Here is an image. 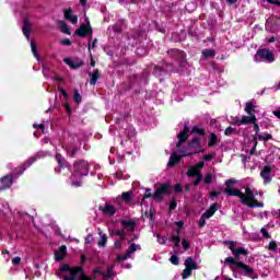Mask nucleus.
<instances>
[{"label":"nucleus","mask_w":280,"mask_h":280,"mask_svg":"<svg viewBox=\"0 0 280 280\" xmlns=\"http://www.w3.org/2000/svg\"><path fill=\"white\" fill-rule=\"evenodd\" d=\"M237 183L236 179L231 178L225 182V194L226 196H235L236 198L241 199L242 205H246L250 209L255 208H264V201H257L255 199V196L257 195V191H255V188H252L249 186H245V192H242L237 188H233V185Z\"/></svg>","instance_id":"obj_1"},{"label":"nucleus","mask_w":280,"mask_h":280,"mask_svg":"<svg viewBox=\"0 0 280 280\" xmlns=\"http://www.w3.org/2000/svg\"><path fill=\"white\" fill-rule=\"evenodd\" d=\"M57 277H62L63 280H91V278L84 275L82 267H74L71 269L69 265H63L59 271H57Z\"/></svg>","instance_id":"obj_2"},{"label":"nucleus","mask_w":280,"mask_h":280,"mask_svg":"<svg viewBox=\"0 0 280 280\" xmlns=\"http://www.w3.org/2000/svg\"><path fill=\"white\" fill-rule=\"evenodd\" d=\"M224 264H230L232 272H238L244 277H250V275H254L255 272V269H253V267L244 264L243 261L236 260L233 257L225 258Z\"/></svg>","instance_id":"obj_3"},{"label":"nucleus","mask_w":280,"mask_h":280,"mask_svg":"<svg viewBox=\"0 0 280 280\" xmlns=\"http://www.w3.org/2000/svg\"><path fill=\"white\" fill-rule=\"evenodd\" d=\"M73 176H89V162L84 160L77 161L73 165Z\"/></svg>","instance_id":"obj_4"},{"label":"nucleus","mask_w":280,"mask_h":280,"mask_svg":"<svg viewBox=\"0 0 280 280\" xmlns=\"http://www.w3.org/2000/svg\"><path fill=\"white\" fill-rule=\"evenodd\" d=\"M225 244H229L230 250L232 255H234L235 259H238L241 255H243L244 257H248V249L244 247H235V242L229 241L225 242Z\"/></svg>","instance_id":"obj_5"},{"label":"nucleus","mask_w":280,"mask_h":280,"mask_svg":"<svg viewBox=\"0 0 280 280\" xmlns=\"http://www.w3.org/2000/svg\"><path fill=\"white\" fill-rule=\"evenodd\" d=\"M257 58H260L266 62H275V54L268 48L258 49L256 52V61Z\"/></svg>","instance_id":"obj_6"},{"label":"nucleus","mask_w":280,"mask_h":280,"mask_svg":"<svg viewBox=\"0 0 280 280\" xmlns=\"http://www.w3.org/2000/svg\"><path fill=\"white\" fill-rule=\"evenodd\" d=\"M137 250H141V245H137V244L132 243L129 246V248L127 249L126 254L117 256V260L126 261V259H130L132 257V255H135V253H137Z\"/></svg>","instance_id":"obj_7"},{"label":"nucleus","mask_w":280,"mask_h":280,"mask_svg":"<svg viewBox=\"0 0 280 280\" xmlns=\"http://www.w3.org/2000/svg\"><path fill=\"white\" fill-rule=\"evenodd\" d=\"M167 194H170V185L163 184L156 188L152 198H154V200H163V196H167Z\"/></svg>","instance_id":"obj_8"},{"label":"nucleus","mask_w":280,"mask_h":280,"mask_svg":"<svg viewBox=\"0 0 280 280\" xmlns=\"http://www.w3.org/2000/svg\"><path fill=\"white\" fill-rule=\"evenodd\" d=\"M197 151H192V152H188V153H183L180 155H178V153L174 152L168 161V167H174L176 163H178V161H180V159H183V156H190V154H196Z\"/></svg>","instance_id":"obj_9"},{"label":"nucleus","mask_w":280,"mask_h":280,"mask_svg":"<svg viewBox=\"0 0 280 280\" xmlns=\"http://www.w3.org/2000/svg\"><path fill=\"white\" fill-rule=\"evenodd\" d=\"M260 176L264 179L265 185H268V183H272V167L270 166H264Z\"/></svg>","instance_id":"obj_10"},{"label":"nucleus","mask_w":280,"mask_h":280,"mask_svg":"<svg viewBox=\"0 0 280 280\" xmlns=\"http://www.w3.org/2000/svg\"><path fill=\"white\" fill-rule=\"evenodd\" d=\"M255 121H257V116L248 115V116H242L241 119H236L235 124L237 126H248V124H255Z\"/></svg>","instance_id":"obj_11"},{"label":"nucleus","mask_w":280,"mask_h":280,"mask_svg":"<svg viewBox=\"0 0 280 280\" xmlns=\"http://www.w3.org/2000/svg\"><path fill=\"white\" fill-rule=\"evenodd\" d=\"M14 180V176L7 175L0 179V191H3V189H10L12 187Z\"/></svg>","instance_id":"obj_12"},{"label":"nucleus","mask_w":280,"mask_h":280,"mask_svg":"<svg viewBox=\"0 0 280 280\" xmlns=\"http://www.w3.org/2000/svg\"><path fill=\"white\" fill-rule=\"evenodd\" d=\"M63 62L70 67V69H80L84 65V61L82 59L75 58V59H69L65 58Z\"/></svg>","instance_id":"obj_13"},{"label":"nucleus","mask_w":280,"mask_h":280,"mask_svg":"<svg viewBox=\"0 0 280 280\" xmlns=\"http://www.w3.org/2000/svg\"><path fill=\"white\" fill-rule=\"evenodd\" d=\"M77 36H80L81 38H84V36H86V34H93V30L89 26H86V24H81V26L75 31L74 33Z\"/></svg>","instance_id":"obj_14"},{"label":"nucleus","mask_w":280,"mask_h":280,"mask_svg":"<svg viewBox=\"0 0 280 280\" xmlns=\"http://www.w3.org/2000/svg\"><path fill=\"white\" fill-rule=\"evenodd\" d=\"M63 14H65L66 21H70V23H72V25L78 24V15H74V14H73V10H71V9H66V10L63 11Z\"/></svg>","instance_id":"obj_15"},{"label":"nucleus","mask_w":280,"mask_h":280,"mask_svg":"<svg viewBox=\"0 0 280 280\" xmlns=\"http://www.w3.org/2000/svg\"><path fill=\"white\" fill-rule=\"evenodd\" d=\"M102 213L108 215L109 218L117 213V208L110 203H105V206L101 209Z\"/></svg>","instance_id":"obj_16"},{"label":"nucleus","mask_w":280,"mask_h":280,"mask_svg":"<svg viewBox=\"0 0 280 280\" xmlns=\"http://www.w3.org/2000/svg\"><path fill=\"white\" fill-rule=\"evenodd\" d=\"M67 256V246L62 245L55 252L56 261H62Z\"/></svg>","instance_id":"obj_17"},{"label":"nucleus","mask_w":280,"mask_h":280,"mask_svg":"<svg viewBox=\"0 0 280 280\" xmlns=\"http://www.w3.org/2000/svg\"><path fill=\"white\" fill-rule=\"evenodd\" d=\"M218 209H220V206H218V203H213L212 206H210V208L202 214V217L206 220H209V218H213V215L215 214V211H218Z\"/></svg>","instance_id":"obj_18"},{"label":"nucleus","mask_w":280,"mask_h":280,"mask_svg":"<svg viewBox=\"0 0 280 280\" xmlns=\"http://www.w3.org/2000/svg\"><path fill=\"white\" fill-rule=\"evenodd\" d=\"M177 139L180 141V143H185V141H187V139H189V127L188 126H185L184 130L177 135Z\"/></svg>","instance_id":"obj_19"},{"label":"nucleus","mask_w":280,"mask_h":280,"mask_svg":"<svg viewBox=\"0 0 280 280\" xmlns=\"http://www.w3.org/2000/svg\"><path fill=\"white\" fill-rule=\"evenodd\" d=\"M22 32H23L24 36L30 38V33L32 32V24L30 23V19L24 20V23L22 26Z\"/></svg>","instance_id":"obj_20"},{"label":"nucleus","mask_w":280,"mask_h":280,"mask_svg":"<svg viewBox=\"0 0 280 280\" xmlns=\"http://www.w3.org/2000/svg\"><path fill=\"white\" fill-rule=\"evenodd\" d=\"M185 267L190 269V270H198V264L196 262V260H194V258L188 257L185 260Z\"/></svg>","instance_id":"obj_21"},{"label":"nucleus","mask_w":280,"mask_h":280,"mask_svg":"<svg viewBox=\"0 0 280 280\" xmlns=\"http://www.w3.org/2000/svg\"><path fill=\"white\" fill-rule=\"evenodd\" d=\"M255 141H270V139H272V135L268 133V132H262V133H257L254 136Z\"/></svg>","instance_id":"obj_22"},{"label":"nucleus","mask_w":280,"mask_h":280,"mask_svg":"<svg viewBox=\"0 0 280 280\" xmlns=\"http://www.w3.org/2000/svg\"><path fill=\"white\" fill-rule=\"evenodd\" d=\"M91 80H90V84H92V86H95L97 84V80H100V70L96 69L94 70L93 73H90Z\"/></svg>","instance_id":"obj_23"},{"label":"nucleus","mask_w":280,"mask_h":280,"mask_svg":"<svg viewBox=\"0 0 280 280\" xmlns=\"http://www.w3.org/2000/svg\"><path fill=\"white\" fill-rule=\"evenodd\" d=\"M255 108H257V106L250 102L245 104V113H247V115H255Z\"/></svg>","instance_id":"obj_24"},{"label":"nucleus","mask_w":280,"mask_h":280,"mask_svg":"<svg viewBox=\"0 0 280 280\" xmlns=\"http://www.w3.org/2000/svg\"><path fill=\"white\" fill-rule=\"evenodd\" d=\"M98 235L101 237V241L98 242V246L101 248H104V246H106V243L108 242V237L106 236V234H104V232H102V230H98Z\"/></svg>","instance_id":"obj_25"},{"label":"nucleus","mask_w":280,"mask_h":280,"mask_svg":"<svg viewBox=\"0 0 280 280\" xmlns=\"http://www.w3.org/2000/svg\"><path fill=\"white\" fill-rule=\"evenodd\" d=\"M121 224H122V226H124V229H126L127 231H135V221H126V220H124V221H121Z\"/></svg>","instance_id":"obj_26"},{"label":"nucleus","mask_w":280,"mask_h":280,"mask_svg":"<svg viewBox=\"0 0 280 280\" xmlns=\"http://www.w3.org/2000/svg\"><path fill=\"white\" fill-rule=\"evenodd\" d=\"M187 176L190 178H194V176H200V171L196 168V166H190L188 168V172L186 173Z\"/></svg>","instance_id":"obj_27"},{"label":"nucleus","mask_w":280,"mask_h":280,"mask_svg":"<svg viewBox=\"0 0 280 280\" xmlns=\"http://www.w3.org/2000/svg\"><path fill=\"white\" fill-rule=\"evenodd\" d=\"M203 58H215V50L213 49H203L202 50Z\"/></svg>","instance_id":"obj_28"},{"label":"nucleus","mask_w":280,"mask_h":280,"mask_svg":"<svg viewBox=\"0 0 280 280\" xmlns=\"http://www.w3.org/2000/svg\"><path fill=\"white\" fill-rule=\"evenodd\" d=\"M215 143H218V136L215 133H211L209 136L208 147L213 148V145H215Z\"/></svg>","instance_id":"obj_29"},{"label":"nucleus","mask_w":280,"mask_h":280,"mask_svg":"<svg viewBox=\"0 0 280 280\" xmlns=\"http://www.w3.org/2000/svg\"><path fill=\"white\" fill-rule=\"evenodd\" d=\"M58 25H59V27H60V30H61V32H62L63 34H71V33L69 32V25H67V23H65V21H59V22H58Z\"/></svg>","instance_id":"obj_30"},{"label":"nucleus","mask_w":280,"mask_h":280,"mask_svg":"<svg viewBox=\"0 0 280 280\" xmlns=\"http://www.w3.org/2000/svg\"><path fill=\"white\" fill-rule=\"evenodd\" d=\"M121 198L125 200V202H130L132 200V192H122Z\"/></svg>","instance_id":"obj_31"},{"label":"nucleus","mask_w":280,"mask_h":280,"mask_svg":"<svg viewBox=\"0 0 280 280\" xmlns=\"http://www.w3.org/2000/svg\"><path fill=\"white\" fill-rule=\"evenodd\" d=\"M235 132H237V129L236 128H233V127H228L224 131V135L226 137H231V135H235Z\"/></svg>","instance_id":"obj_32"},{"label":"nucleus","mask_w":280,"mask_h":280,"mask_svg":"<svg viewBox=\"0 0 280 280\" xmlns=\"http://www.w3.org/2000/svg\"><path fill=\"white\" fill-rule=\"evenodd\" d=\"M213 178H215V176H213L211 173H208L205 177L206 185H211V183H213Z\"/></svg>","instance_id":"obj_33"},{"label":"nucleus","mask_w":280,"mask_h":280,"mask_svg":"<svg viewBox=\"0 0 280 280\" xmlns=\"http://www.w3.org/2000/svg\"><path fill=\"white\" fill-rule=\"evenodd\" d=\"M191 270H192V269H189L188 267H186V268L183 270V272H182L183 279H187V278L191 277Z\"/></svg>","instance_id":"obj_34"},{"label":"nucleus","mask_w":280,"mask_h":280,"mask_svg":"<svg viewBox=\"0 0 280 280\" xmlns=\"http://www.w3.org/2000/svg\"><path fill=\"white\" fill-rule=\"evenodd\" d=\"M114 235H118L120 237V240H125L126 230H116V231H114Z\"/></svg>","instance_id":"obj_35"},{"label":"nucleus","mask_w":280,"mask_h":280,"mask_svg":"<svg viewBox=\"0 0 280 280\" xmlns=\"http://www.w3.org/2000/svg\"><path fill=\"white\" fill-rule=\"evenodd\" d=\"M189 148H200V140H198V138L192 139L189 143Z\"/></svg>","instance_id":"obj_36"},{"label":"nucleus","mask_w":280,"mask_h":280,"mask_svg":"<svg viewBox=\"0 0 280 280\" xmlns=\"http://www.w3.org/2000/svg\"><path fill=\"white\" fill-rule=\"evenodd\" d=\"M31 49L33 51V56L38 58V49H36V44L34 43V40H31Z\"/></svg>","instance_id":"obj_37"},{"label":"nucleus","mask_w":280,"mask_h":280,"mask_svg":"<svg viewBox=\"0 0 280 280\" xmlns=\"http://www.w3.org/2000/svg\"><path fill=\"white\" fill-rule=\"evenodd\" d=\"M179 233L177 232L176 235L172 236V242L175 244V246H178L180 244V237H179Z\"/></svg>","instance_id":"obj_38"},{"label":"nucleus","mask_w":280,"mask_h":280,"mask_svg":"<svg viewBox=\"0 0 280 280\" xmlns=\"http://www.w3.org/2000/svg\"><path fill=\"white\" fill-rule=\"evenodd\" d=\"M74 102L77 104H80V102H82V95H80V92L78 91L74 92Z\"/></svg>","instance_id":"obj_39"},{"label":"nucleus","mask_w":280,"mask_h":280,"mask_svg":"<svg viewBox=\"0 0 280 280\" xmlns=\"http://www.w3.org/2000/svg\"><path fill=\"white\" fill-rule=\"evenodd\" d=\"M182 246H183L184 250H188V248L191 246V244L189 243V241L184 238L182 241Z\"/></svg>","instance_id":"obj_40"},{"label":"nucleus","mask_w":280,"mask_h":280,"mask_svg":"<svg viewBox=\"0 0 280 280\" xmlns=\"http://www.w3.org/2000/svg\"><path fill=\"white\" fill-rule=\"evenodd\" d=\"M192 132H197V135H205V129H200L198 126H194Z\"/></svg>","instance_id":"obj_41"},{"label":"nucleus","mask_w":280,"mask_h":280,"mask_svg":"<svg viewBox=\"0 0 280 280\" xmlns=\"http://www.w3.org/2000/svg\"><path fill=\"white\" fill-rule=\"evenodd\" d=\"M105 277H107L108 279L115 277V271L113 270V267H109V268L107 269V273H106Z\"/></svg>","instance_id":"obj_42"},{"label":"nucleus","mask_w":280,"mask_h":280,"mask_svg":"<svg viewBox=\"0 0 280 280\" xmlns=\"http://www.w3.org/2000/svg\"><path fill=\"white\" fill-rule=\"evenodd\" d=\"M56 161L59 163L60 167H62V162L65 161V158H62L60 153H57Z\"/></svg>","instance_id":"obj_43"},{"label":"nucleus","mask_w":280,"mask_h":280,"mask_svg":"<svg viewBox=\"0 0 280 280\" xmlns=\"http://www.w3.org/2000/svg\"><path fill=\"white\" fill-rule=\"evenodd\" d=\"M262 237H266V240H270V234L268 233V230H266V228H262L260 230Z\"/></svg>","instance_id":"obj_44"},{"label":"nucleus","mask_w":280,"mask_h":280,"mask_svg":"<svg viewBox=\"0 0 280 280\" xmlns=\"http://www.w3.org/2000/svg\"><path fill=\"white\" fill-rule=\"evenodd\" d=\"M171 264H173L174 266H178V256H171L170 258Z\"/></svg>","instance_id":"obj_45"},{"label":"nucleus","mask_w":280,"mask_h":280,"mask_svg":"<svg viewBox=\"0 0 280 280\" xmlns=\"http://www.w3.org/2000/svg\"><path fill=\"white\" fill-rule=\"evenodd\" d=\"M205 224H207V219H206V217H203V215L201 214V218H200V220H199V226H200V229H202V226H205Z\"/></svg>","instance_id":"obj_46"},{"label":"nucleus","mask_w":280,"mask_h":280,"mask_svg":"<svg viewBox=\"0 0 280 280\" xmlns=\"http://www.w3.org/2000/svg\"><path fill=\"white\" fill-rule=\"evenodd\" d=\"M269 250H277V243L271 241L268 246Z\"/></svg>","instance_id":"obj_47"},{"label":"nucleus","mask_w":280,"mask_h":280,"mask_svg":"<svg viewBox=\"0 0 280 280\" xmlns=\"http://www.w3.org/2000/svg\"><path fill=\"white\" fill-rule=\"evenodd\" d=\"M201 182H202V175H198L194 183L195 187H198Z\"/></svg>","instance_id":"obj_48"},{"label":"nucleus","mask_w":280,"mask_h":280,"mask_svg":"<svg viewBox=\"0 0 280 280\" xmlns=\"http://www.w3.org/2000/svg\"><path fill=\"white\" fill-rule=\"evenodd\" d=\"M36 161V158H31L27 162L24 163L25 167H30L34 162Z\"/></svg>","instance_id":"obj_49"},{"label":"nucleus","mask_w":280,"mask_h":280,"mask_svg":"<svg viewBox=\"0 0 280 280\" xmlns=\"http://www.w3.org/2000/svg\"><path fill=\"white\" fill-rule=\"evenodd\" d=\"M12 264H13V266H19V264H21V257H14L12 259Z\"/></svg>","instance_id":"obj_50"},{"label":"nucleus","mask_w":280,"mask_h":280,"mask_svg":"<svg viewBox=\"0 0 280 280\" xmlns=\"http://www.w3.org/2000/svg\"><path fill=\"white\" fill-rule=\"evenodd\" d=\"M174 190L177 192V194H180V191H183V186L180 184H176L175 187H174Z\"/></svg>","instance_id":"obj_51"},{"label":"nucleus","mask_w":280,"mask_h":280,"mask_svg":"<svg viewBox=\"0 0 280 280\" xmlns=\"http://www.w3.org/2000/svg\"><path fill=\"white\" fill-rule=\"evenodd\" d=\"M194 167H196V170L200 172V170L205 167V162H199L198 164L194 165Z\"/></svg>","instance_id":"obj_52"},{"label":"nucleus","mask_w":280,"mask_h":280,"mask_svg":"<svg viewBox=\"0 0 280 280\" xmlns=\"http://www.w3.org/2000/svg\"><path fill=\"white\" fill-rule=\"evenodd\" d=\"M176 207H177L176 200H172L170 203V210L174 211V209H176Z\"/></svg>","instance_id":"obj_53"},{"label":"nucleus","mask_w":280,"mask_h":280,"mask_svg":"<svg viewBox=\"0 0 280 280\" xmlns=\"http://www.w3.org/2000/svg\"><path fill=\"white\" fill-rule=\"evenodd\" d=\"M61 45H66V46H69V45H71V39H69V38H65V39H61Z\"/></svg>","instance_id":"obj_54"},{"label":"nucleus","mask_w":280,"mask_h":280,"mask_svg":"<svg viewBox=\"0 0 280 280\" xmlns=\"http://www.w3.org/2000/svg\"><path fill=\"white\" fill-rule=\"evenodd\" d=\"M176 224L178 225V230L177 233L180 234V229H183V226L185 225V223L183 221L176 222Z\"/></svg>","instance_id":"obj_55"},{"label":"nucleus","mask_w":280,"mask_h":280,"mask_svg":"<svg viewBox=\"0 0 280 280\" xmlns=\"http://www.w3.org/2000/svg\"><path fill=\"white\" fill-rule=\"evenodd\" d=\"M144 198H152V189H147Z\"/></svg>","instance_id":"obj_56"},{"label":"nucleus","mask_w":280,"mask_h":280,"mask_svg":"<svg viewBox=\"0 0 280 280\" xmlns=\"http://www.w3.org/2000/svg\"><path fill=\"white\" fill-rule=\"evenodd\" d=\"M121 242H124V240L120 238V241H116L114 246L115 248H121Z\"/></svg>","instance_id":"obj_57"},{"label":"nucleus","mask_w":280,"mask_h":280,"mask_svg":"<svg viewBox=\"0 0 280 280\" xmlns=\"http://www.w3.org/2000/svg\"><path fill=\"white\" fill-rule=\"evenodd\" d=\"M253 125H254V130H255L256 135H259V125L257 124V121H255V124H253Z\"/></svg>","instance_id":"obj_58"},{"label":"nucleus","mask_w":280,"mask_h":280,"mask_svg":"<svg viewBox=\"0 0 280 280\" xmlns=\"http://www.w3.org/2000/svg\"><path fill=\"white\" fill-rule=\"evenodd\" d=\"M213 159V154H207L203 156V161H211Z\"/></svg>","instance_id":"obj_59"},{"label":"nucleus","mask_w":280,"mask_h":280,"mask_svg":"<svg viewBox=\"0 0 280 280\" xmlns=\"http://www.w3.org/2000/svg\"><path fill=\"white\" fill-rule=\"evenodd\" d=\"M158 242L159 244H165V237H161V235H158Z\"/></svg>","instance_id":"obj_60"},{"label":"nucleus","mask_w":280,"mask_h":280,"mask_svg":"<svg viewBox=\"0 0 280 280\" xmlns=\"http://www.w3.org/2000/svg\"><path fill=\"white\" fill-rule=\"evenodd\" d=\"M268 3H272L273 5H280L279 0H268Z\"/></svg>","instance_id":"obj_61"},{"label":"nucleus","mask_w":280,"mask_h":280,"mask_svg":"<svg viewBox=\"0 0 280 280\" xmlns=\"http://www.w3.org/2000/svg\"><path fill=\"white\" fill-rule=\"evenodd\" d=\"M273 115L280 119V107L277 110H273Z\"/></svg>","instance_id":"obj_62"},{"label":"nucleus","mask_w":280,"mask_h":280,"mask_svg":"<svg viewBox=\"0 0 280 280\" xmlns=\"http://www.w3.org/2000/svg\"><path fill=\"white\" fill-rule=\"evenodd\" d=\"M217 196H220V192H218V191H212V192L210 194V198H215Z\"/></svg>","instance_id":"obj_63"},{"label":"nucleus","mask_w":280,"mask_h":280,"mask_svg":"<svg viewBox=\"0 0 280 280\" xmlns=\"http://www.w3.org/2000/svg\"><path fill=\"white\" fill-rule=\"evenodd\" d=\"M266 40L267 43H275V37L267 38Z\"/></svg>","instance_id":"obj_64"}]
</instances>
